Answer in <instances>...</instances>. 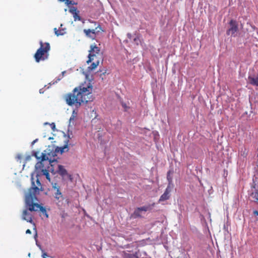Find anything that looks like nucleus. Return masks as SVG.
I'll return each mask as SVG.
<instances>
[{"label":"nucleus","instance_id":"4","mask_svg":"<svg viewBox=\"0 0 258 258\" xmlns=\"http://www.w3.org/2000/svg\"><path fill=\"white\" fill-rule=\"evenodd\" d=\"M40 47L38 49L34 55V58L37 62L48 59V52L50 48V45L48 42L43 43L42 41H40Z\"/></svg>","mask_w":258,"mask_h":258},{"label":"nucleus","instance_id":"19","mask_svg":"<svg viewBox=\"0 0 258 258\" xmlns=\"http://www.w3.org/2000/svg\"><path fill=\"white\" fill-rule=\"evenodd\" d=\"M150 209H151V207L150 205L144 206L143 207L138 208V211L140 210L142 213L143 212H146Z\"/></svg>","mask_w":258,"mask_h":258},{"label":"nucleus","instance_id":"22","mask_svg":"<svg viewBox=\"0 0 258 258\" xmlns=\"http://www.w3.org/2000/svg\"><path fill=\"white\" fill-rule=\"evenodd\" d=\"M60 2H64L66 5L70 6L71 5L76 4L73 1L71 0H58Z\"/></svg>","mask_w":258,"mask_h":258},{"label":"nucleus","instance_id":"32","mask_svg":"<svg viewBox=\"0 0 258 258\" xmlns=\"http://www.w3.org/2000/svg\"><path fill=\"white\" fill-rule=\"evenodd\" d=\"M50 127H51V129L53 131H55L56 130L55 124V123L54 122H52V123H50Z\"/></svg>","mask_w":258,"mask_h":258},{"label":"nucleus","instance_id":"5","mask_svg":"<svg viewBox=\"0 0 258 258\" xmlns=\"http://www.w3.org/2000/svg\"><path fill=\"white\" fill-rule=\"evenodd\" d=\"M238 31V23L236 20H231L229 22V27L226 31V34L232 37H235Z\"/></svg>","mask_w":258,"mask_h":258},{"label":"nucleus","instance_id":"13","mask_svg":"<svg viewBox=\"0 0 258 258\" xmlns=\"http://www.w3.org/2000/svg\"><path fill=\"white\" fill-rule=\"evenodd\" d=\"M170 192L165 190L164 192L160 196L159 200V203H161L168 200L170 197Z\"/></svg>","mask_w":258,"mask_h":258},{"label":"nucleus","instance_id":"2","mask_svg":"<svg viewBox=\"0 0 258 258\" xmlns=\"http://www.w3.org/2000/svg\"><path fill=\"white\" fill-rule=\"evenodd\" d=\"M31 187L29 188L28 192L25 195V204L27 207H29L28 209L30 211H40L43 215L46 218H48V215L45 208L37 203H33L34 201H38L37 198V196L39 194L40 191L43 190L41 183L37 177L36 185L34 181V178L32 174L31 175Z\"/></svg>","mask_w":258,"mask_h":258},{"label":"nucleus","instance_id":"37","mask_svg":"<svg viewBox=\"0 0 258 258\" xmlns=\"http://www.w3.org/2000/svg\"><path fill=\"white\" fill-rule=\"evenodd\" d=\"M38 139L34 140L32 143L31 146L32 147L34 144L38 141Z\"/></svg>","mask_w":258,"mask_h":258},{"label":"nucleus","instance_id":"9","mask_svg":"<svg viewBox=\"0 0 258 258\" xmlns=\"http://www.w3.org/2000/svg\"><path fill=\"white\" fill-rule=\"evenodd\" d=\"M57 172L63 178H67L70 181L72 180L73 178L72 175L68 173L67 170L64 168L63 166L61 165H58V170H57Z\"/></svg>","mask_w":258,"mask_h":258},{"label":"nucleus","instance_id":"34","mask_svg":"<svg viewBox=\"0 0 258 258\" xmlns=\"http://www.w3.org/2000/svg\"><path fill=\"white\" fill-rule=\"evenodd\" d=\"M31 159V155H27L25 157V161H26V162L30 160Z\"/></svg>","mask_w":258,"mask_h":258},{"label":"nucleus","instance_id":"33","mask_svg":"<svg viewBox=\"0 0 258 258\" xmlns=\"http://www.w3.org/2000/svg\"><path fill=\"white\" fill-rule=\"evenodd\" d=\"M36 244L39 248V249L41 250V251L43 252L44 250L42 248L41 245L38 243L37 240H36Z\"/></svg>","mask_w":258,"mask_h":258},{"label":"nucleus","instance_id":"25","mask_svg":"<svg viewBox=\"0 0 258 258\" xmlns=\"http://www.w3.org/2000/svg\"><path fill=\"white\" fill-rule=\"evenodd\" d=\"M39 154V151H33L32 152V156H34L37 160H41V156H38V154Z\"/></svg>","mask_w":258,"mask_h":258},{"label":"nucleus","instance_id":"10","mask_svg":"<svg viewBox=\"0 0 258 258\" xmlns=\"http://www.w3.org/2000/svg\"><path fill=\"white\" fill-rule=\"evenodd\" d=\"M25 205H26L25 204ZM26 209L23 211V214H22V219L24 220L27 221L28 222H29L30 223H33V220H32V216L28 212L29 207H27L26 206Z\"/></svg>","mask_w":258,"mask_h":258},{"label":"nucleus","instance_id":"44","mask_svg":"<svg viewBox=\"0 0 258 258\" xmlns=\"http://www.w3.org/2000/svg\"><path fill=\"white\" fill-rule=\"evenodd\" d=\"M68 138L69 139H71V137H70V136L69 134H68Z\"/></svg>","mask_w":258,"mask_h":258},{"label":"nucleus","instance_id":"35","mask_svg":"<svg viewBox=\"0 0 258 258\" xmlns=\"http://www.w3.org/2000/svg\"><path fill=\"white\" fill-rule=\"evenodd\" d=\"M100 72L101 73L100 76L102 75H105L106 73V70H100Z\"/></svg>","mask_w":258,"mask_h":258},{"label":"nucleus","instance_id":"26","mask_svg":"<svg viewBox=\"0 0 258 258\" xmlns=\"http://www.w3.org/2000/svg\"><path fill=\"white\" fill-rule=\"evenodd\" d=\"M52 188L54 189L55 190H57L59 189V186L58 185L57 183L54 182H52L51 183Z\"/></svg>","mask_w":258,"mask_h":258},{"label":"nucleus","instance_id":"31","mask_svg":"<svg viewBox=\"0 0 258 258\" xmlns=\"http://www.w3.org/2000/svg\"><path fill=\"white\" fill-rule=\"evenodd\" d=\"M95 31H96L97 32H99L100 30L103 31V30L102 29V28L100 25H98L97 27H96L95 29H94Z\"/></svg>","mask_w":258,"mask_h":258},{"label":"nucleus","instance_id":"47","mask_svg":"<svg viewBox=\"0 0 258 258\" xmlns=\"http://www.w3.org/2000/svg\"><path fill=\"white\" fill-rule=\"evenodd\" d=\"M154 204H154V203H153V204H152V206H154Z\"/></svg>","mask_w":258,"mask_h":258},{"label":"nucleus","instance_id":"40","mask_svg":"<svg viewBox=\"0 0 258 258\" xmlns=\"http://www.w3.org/2000/svg\"><path fill=\"white\" fill-rule=\"evenodd\" d=\"M44 90H43V88L40 89L39 90V93H40V94L43 93H44Z\"/></svg>","mask_w":258,"mask_h":258},{"label":"nucleus","instance_id":"11","mask_svg":"<svg viewBox=\"0 0 258 258\" xmlns=\"http://www.w3.org/2000/svg\"><path fill=\"white\" fill-rule=\"evenodd\" d=\"M84 32L85 33L86 35L92 39H94L95 37V30H90V29H84Z\"/></svg>","mask_w":258,"mask_h":258},{"label":"nucleus","instance_id":"43","mask_svg":"<svg viewBox=\"0 0 258 258\" xmlns=\"http://www.w3.org/2000/svg\"><path fill=\"white\" fill-rule=\"evenodd\" d=\"M127 36H128V38H131V34H130V33H128V34H127Z\"/></svg>","mask_w":258,"mask_h":258},{"label":"nucleus","instance_id":"27","mask_svg":"<svg viewBox=\"0 0 258 258\" xmlns=\"http://www.w3.org/2000/svg\"><path fill=\"white\" fill-rule=\"evenodd\" d=\"M53 163H52V164H51L52 165H51V164H50L49 163V164L50 165V167H48V169L47 170H48V172L50 171L53 174H54L55 173V172L54 171V169L53 168Z\"/></svg>","mask_w":258,"mask_h":258},{"label":"nucleus","instance_id":"12","mask_svg":"<svg viewBox=\"0 0 258 258\" xmlns=\"http://www.w3.org/2000/svg\"><path fill=\"white\" fill-rule=\"evenodd\" d=\"M44 161H42V160H39V161L36 164L35 166V170L39 172L38 170H40V172L42 173V170L43 169H46L44 168V164L42 162H44Z\"/></svg>","mask_w":258,"mask_h":258},{"label":"nucleus","instance_id":"7","mask_svg":"<svg viewBox=\"0 0 258 258\" xmlns=\"http://www.w3.org/2000/svg\"><path fill=\"white\" fill-rule=\"evenodd\" d=\"M91 49L89 50V54L88 56V59L86 61V62L89 64L90 62H91L92 60H94V57L96 56V54H98L100 52V48L96 46V45H91L90 46Z\"/></svg>","mask_w":258,"mask_h":258},{"label":"nucleus","instance_id":"1","mask_svg":"<svg viewBox=\"0 0 258 258\" xmlns=\"http://www.w3.org/2000/svg\"><path fill=\"white\" fill-rule=\"evenodd\" d=\"M92 86L87 87L80 86L74 89L73 92L68 94L65 97L66 103L71 106L75 105L76 109L73 110L71 116L76 118L78 111L77 109L79 108L83 103H87L93 100Z\"/></svg>","mask_w":258,"mask_h":258},{"label":"nucleus","instance_id":"46","mask_svg":"<svg viewBox=\"0 0 258 258\" xmlns=\"http://www.w3.org/2000/svg\"><path fill=\"white\" fill-rule=\"evenodd\" d=\"M38 175H38V174L37 173V175H36L37 177H38Z\"/></svg>","mask_w":258,"mask_h":258},{"label":"nucleus","instance_id":"8","mask_svg":"<svg viewBox=\"0 0 258 258\" xmlns=\"http://www.w3.org/2000/svg\"><path fill=\"white\" fill-rule=\"evenodd\" d=\"M253 182L254 184L253 188L255 189V191L252 192L251 196L255 200L258 201V172L253 178Z\"/></svg>","mask_w":258,"mask_h":258},{"label":"nucleus","instance_id":"45","mask_svg":"<svg viewBox=\"0 0 258 258\" xmlns=\"http://www.w3.org/2000/svg\"><path fill=\"white\" fill-rule=\"evenodd\" d=\"M44 124H48V122H45Z\"/></svg>","mask_w":258,"mask_h":258},{"label":"nucleus","instance_id":"36","mask_svg":"<svg viewBox=\"0 0 258 258\" xmlns=\"http://www.w3.org/2000/svg\"><path fill=\"white\" fill-rule=\"evenodd\" d=\"M42 252H43V254L42 255V257L43 258H46V257L48 256L47 253L44 252V251Z\"/></svg>","mask_w":258,"mask_h":258},{"label":"nucleus","instance_id":"38","mask_svg":"<svg viewBox=\"0 0 258 258\" xmlns=\"http://www.w3.org/2000/svg\"><path fill=\"white\" fill-rule=\"evenodd\" d=\"M21 157H22V156L20 154H18L17 157H16V158L17 159V160H20L21 159Z\"/></svg>","mask_w":258,"mask_h":258},{"label":"nucleus","instance_id":"14","mask_svg":"<svg viewBox=\"0 0 258 258\" xmlns=\"http://www.w3.org/2000/svg\"><path fill=\"white\" fill-rule=\"evenodd\" d=\"M54 198L58 202H60L63 200V198L62 195V193L61 192L60 189H58L57 190H55V192L54 194Z\"/></svg>","mask_w":258,"mask_h":258},{"label":"nucleus","instance_id":"42","mask_svg":"<svg viewBox=\"0 0 258 258\" xmlns=\"http://www.w3.org/2000/svg\"><path fill=\"white\" fill-rule=\"evenodd\" d=\"M37 234L36 232V233H35V234L34 235V238H35V240H37Z\"/></svg>","mask_w":258,"mask_h":258},{"label":"nucleus","instance_id":"30","mask_svg":"<svg viewBox=\"0 0 258 258\" xmlns=\"http://www.w3.org/2000/svg\"><path fill=\"white\" fill-rule=\"evenodd\" d=\"M121 105L122 107L124 108V111H126L127 109L129 108V107L125 103L122 102Z\"/></svg>","mask_w":258,"mask_h":258},{"label":"nucleus","instance_id":"28","mask_svg":"<svg viewBox=\"0 0 258 258\" xmlns=\"http://www.w3.org/2000/svg\"><path fill=\"white\" fill-rule=\"evenodd\" d=\"M79 13H77V14H75V15L73 16L74 18V20L76 21L77 20L80 21L81 20V17L79 16L78 15Z\"/></svg>","mask_w":258,"mask_h":258},{"label":"nucleus","instance_id":"39","mask_svg":"<svg viewBox=\"0 0 258 258\" xmlns=\"http://www.w3.org/2000/svg\"><path fill=\"white\" fill-rule=\"evenodd\" d=\"M26 234H31V231L30 229H27L26 231Z\"/></svg>","mask_w":258,"mask_h":258},{"label":"nucleus","instance_id":"29","mask_svg":"<svg viewBox=\"0 0 258 258\" xmlns=\"http://www.w3.org/2000/svg\"><path fill=\"white\" fill-rule=\"evenodd\" d=\"M171 171H169L168 172H167V180H168V182H172V177L170 176V173Z\"/></svg>","mask_w":258,"mask_h":258},{"label":"nucleus","instance_id":"21","mask_svg":"<svg viewBox=\"0 0 258 258\" xmlns=\"http://www.w3.org/2000/svg\"><path fill=\"white\" fill-rule=\"evenodd\" d=\"M174 186L173 183L172 182H168V185L165 189V191H167L169 192H171L172 189H173Z\"/></svg>","mask_w":258,"mask_h":258},{"label":"nucleus","instance_id":"3","mask_svg":"<svg viewBox=\"0 0 258 258\" xmlns=\"http://www.w3.org/2000/svg\"><path fill=\"white\" fill-rule=\"evenodd\" d=\"M69 139L64 141L65 144L62 147H56L54 150H51L50 149H47L41 154L42 161H48L50 164L57 162L55 159L57 153H60L62 154L64 152L69 151L68 143ZM52 165V164H51Z\"/></svg>","mask_w":258,"mask_h":258},{"label":"nucleus","instance_id":"18","mask_svg":"<svg viewBox=\"0 0 258 258\" xmlns=\"http://www.w3.org/2000/svg\"><path fill=\"white\" fill-rule=\"evenodd\" d=\"M136 254H132L128 252H124L122 256L123 258H138V256Z\"/></svg>","mask_w":258,"mask_h":258},{"label":"nucleus","instance_id":"23","mask_svg":"<svg viewBox=\"0 0 258 258\" xmlns=\"http://www.w3.org/2000/svg\"><path fill=\"white\" fill-rule=\"evenodd\" d=\"M69 12L73 15V16L75 15V14L79 13V12L77 10V9L75 7H70Z\"/></svg>","mask_w":258,"mask_h":258},{"label":"nucleus","instance_id":"17","mask_svg":"<svg viewBox=\"0 0 258 258\" xmlns=\"http://www.w3.org/2000/svg\"><path fill=\"white\" fill-rule=\"evenodd\" d=\"M133 218H137L142 217V212L139 210L138 211V208L135 209L134 213L132 215Z\"/></svg>","mask_w":258,"mask_h":258},{"label":"nucleus","instance_id":"15","mask_svg":"<svg viewBox=\"0 0 258 258\" xmlns=\"http://www.w3.org/2000/svg\"><path fill=\"white\" fill-rule=\"evenodd\" d=\"M66 71H63L62 73H61V74L59 76L57 77V78H56V80L54 81H52L51 82H50L49 83V86H48L47 87V89L49 88V87L50 86H51L52 85H54L55 84V83H57L58 81H59L60 80L62 79V78L63 77L64 74H66Z\"/></svg>","mask_w":258,"mask_h":258},{"label":"nucleus","instance_id":"16","mask_svg":"<svg viewBox=\"0 0 258 258\" xmlns=\"http://www.w3.org/2000/svg\"><path fill=\"white\" fill-rule=\"evenodd\" d=\"M54 31L55 32V34L57 36L63 35L66 33V28H59V30H57L56 28H55L54 29Z\"/></svg>","mask_w":258,"mask_h":258},{"label":"nucleus","instance_id":"20","mask_svg":"<svg viewBox=\"0 0 258 258\" xmlns=\"http://www.w3.org/2000/svg\"><path fill=\"white\" fill-rule=\"evenodd\" d=\"M43 175H45L46 179L49 181H50V175L49 174L48 170L47 169H43L42 170V173Z\"/></svg>","mask_w":258,"mask_h":258},{"label":"nucleus","instance_id":"41","mask_svg":"<svg viewBox=\"0 0 258 258\" xmlns=\"http://www.w3.org/2000/svg\"><path fill=\"white\" fill-rule=\"evenodd\" d=\"M253 214H254V215H255L258 216V211H254L253 212Z\"/></svg>","mask_w":258,"mask_h":258},{"label":"nucleus","instance_id":"24","mask_svg":"<svg viewBox=\"0 0 258 258\" xmlns=\"http://www.w3.org/2000/svg\"><path fill=\"white\" fill-rule=\"evenodd\" d=\"M75 118H74L73 117H72L71 116V117L70 118V119H69V125H68V132H69V128L71 126H73V125H74L75 123H74V120H75Z\"/></svg>","mask_w":258,"mask_h":258},{"label":"nucleus","instance_id":"6","mask_svg":"<svg viewBox=\"0 0 258 258\" xmlns=\"http://www.w3.org/2000/svg\"><path fill=\"white\" fill-rule=\"evenodd\" d=\"M99 63V61L97 60L93 62L90 66H89L86 71L82 70V74L85 76L86 79H90L91 72L97 68Z\"/></svg>","mask_w":258,"mask_h":258}]
</instances>
